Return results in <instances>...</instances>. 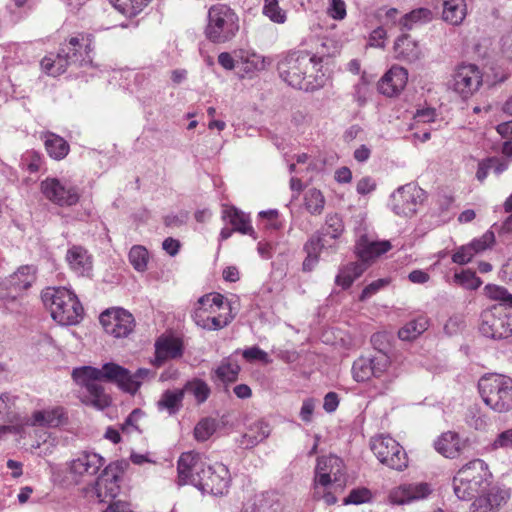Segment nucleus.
Wrapping results in <instances>:
<instances>
[{"label": "nucleus", "instance_id": "nucleus-1", "mask_svg": "<svg viewBox=\"0 0 512 512\" xmlns=\"http://www.w3.org/2000/svg\"><path fill=\"white\" fill-rule=\"evenodd\" d=\"M73 380L85 389L83 402L98 410H103L111 403L100 381L116 384L124 392L135 394L137 385L131 380V372L119 364L109 362L102 368L83 366L75 368L72 372Z\"/></svg>", "mask_w": 512, "mask_h": 512}, {"label": "nucleus", "instance_id": "nucleus-2", "mask_svg": "<svg viewBox=\"0 0 512 512\" xmlns=\"http://www.w3.org/2000/svg\"><path fill=\"white\" fill-rule=\"evenodd\" d=\"M324 57V54H310L305 51L289 53L278 63L279 76L293 88L318 90L326 81L325 74L321 71Z\"/></svg>", "mask_w": 512, "mask_h": 512}, {"label": "nucleus", "instance_id": "nucleus-3", "mask_svg": "<svg viewBox=\"0 0 512 512\" xmlns=\"http://www.w3.org/2000/svg\"><path fill=\"white\" fill-rule=\"evenodd\" d=\"M42 301L52 318L63 326L78 324L84 309L77 296L65 287H48L42 292Z\"/></svg>", "mask_w": 512, "mask_h": 512}, {"label": "nucleus", "instance_id": "nucleus-4", "mask_svg": "<svg viewBox=\"0 0 512 512\" xmlns=\"http://www.w3.org/2000/svg\"><path fill=\"white\" fill-rule=\"evenodd\" d=\"M490 476L486 463L481 459H474L465 464L453 477V491L456 497L468 501L486 492L490 485Z\"/></svg>", "mask_w": 512, "mask_h": 512}, {"label": "nucleus", "instance_id": "nucleus-5", "mask_svg": "<svg viewBox=\"0 0 512 512\" xmlns=\"http://www.w3.org/2000/svg\"><path fill=\"white\" fill-rule=\"evenodd\" d=\"M390 358L382 351L371 357H360L354 361L352 374L357 382L368 381L372 378L379 381L374 383L375 393L383 395L391 389L393 377L389 373Z\"/></svg>", "mask_w": 512, "mask_h": 512}, {"label": "nucleus", "instance_id": "nucleus-6", "mask_svg": "<svg viewBox=\"0 0 512 512\" xmlns=\"http://www.w3.org/2000/svg\"><path fill=\"white\" fill-rule=\"evenodd\" d=\"M239 28V17L229 6L216 4L209 8L204 33L210 42H230L237 35Z\"/></svg>", "mask_w": 512, "mask_h": 512}, {"label": "nucleus", "instance_id": "nucleus-7", "mask_svg": "<svg viewBox=\"0 0 512 512\" xmlns=\"http://www.w3.org/2000/svg\"><path fill=\"white\" fill-rule=\"evenodd\" d=\"M345 230L342 217L337 214H328L326 216L325 225L321 230L315 232L305 243L304 250L307 253L303 261V270L311 271L318 263L319 256L324 249H336L334 244L328 243L326 237L338 239Z\"/></svg>", "mask_w": 512, "mask_h": 512}, {"label": "nucleus", "instance_id": "nucleus-8", "mask_svg": "<svg viewBox=\"0 0 512 512\" xmlns=\"http://www.w3.org/2000/svg\"><path fill=\"white\" fill-rule=\"evenodd\" d=\"M484 403L497 413L512 409V378L499 374H488L478 382Z\"/></svg>", "mask_w": 512, "mask_h": 512}, {"label": "nucleus", "instance_id": "nucleus-9", "mask_svg": "<svg viewBox=\"0 0 512 512\" xmlns=\"http://www.w3.org/2000/svg\"><path fill=\"white\" fill-rule=\"evenodd\" d=\"M483 336L494 340L512 336V309L503 304L493 305L481 314L479 327Z\"/></svg>", "mask_w": 512, "mask_h": 512}, {"label": "nucleus", "instance_id": "nucleus-10", "mask_svg": "<svg viewBox=\"0 0 512 512\" xmlns=\"http://www.w3.org/2000/svg\"><path fill=\"white\" fill-rule=\"evenodd\" d=\"M80 50L79 39L72 37L67 44L62 45L55 56L44 57L41 60V68L46 74L56 77L66 72L71 65L83 66L85 60L82 58Z\"/></svg>", "mask_w": 512, "mask_h": 512}, {"label": "nucleus", "instance_id": "nucleus-11", "mask_svg": "<svg viewBox=\"0 0 512 512\" xmlns=\"http://www.w3.org/2000/svg\"><path fill=\"white\" fill-rule=\"evenodd\" d=\"M371 450L380 463L390 469L403 471L408 467V456L403 447L390 436H378L371 440Z\"/></svg>", "mask_w": 512, "mask_h": 512}, {"label": "nucleus", "instance_id": "nucleus-12", "mask_svg": "<svg viewBox=\"0 0 512 512\" xmlns=\"http://www.w3.org/2000/svg\"><path fill=\"white\" fill-rule=\"evenodd\" d=\"M425 199L426 193L423 189L414 183H408L392 193L391 207L395 214L411 217L416 214Z\"/></svg>", "mask_w": 512, "mask_h": 512}, {"label": "nucleus", "instance_id": "nucleus-13", "mask_svg": "<svg viewBox=\"0 0 512 512\" xmlns=\"http://www.w3.org/2000/svg\"><path fill=\"white\" fill-rule=\"evenodd\" d=\"M129 467L127 460H118L108 464L95 484V491L100 502L114 499L119 491L121 476Z\"/></svg>", "mask_w": 512, "mask_h": 512}, {"label": "nucleus", "instance_id": "nucleus-14", "mask_svg": "<svg viewBox=\"0 0 512 512\" xmlns=\"http://www.w3.org/2000/svg\"><path fill=\"white\" fill-rule=\"evenodd\" d=\"M196 488L203 493L223 495L231 481L228 468L222 463L207 464L201 478L194 479Z\"/></svg>", "mask_w": 512, "mask_h": 512}, {"label": "nucleus", "instance_id": "nucleus-15", "mask_svg": "<svg viewBox=\"0 0 512 512\" xmlns=\"http://www.w3.org/2000/svg\"><path fill=\"white\" fill-rule=\"evenodd\" d=\"M44 196L59 206H72L79 200L78 188L69 180L47 178L41 183Z\"/></svg>", "mask_w": 512, "mask_h": 512}, {"label": "nucleus", "instance_id": "nucleus-16", "mask_svg": "<svg viewBox=\"0 0 512 512\" xmlns=\"http://www.w3.org/2000/svg\"><path fill=\"white\" fill-rule=\"evenodd\" d=\"M207 464L206 457L198 452L182 453L177 461L178 485L191 484L196 487L194 479L202 477Z\"/></svg>", "mask_w": 512, "mask_h": 512}, {"label": "nucleus", "instance_id": "nucleus-17", "mask_svg": "<svg viewBox=\"0 0 512 512\" xmlns=\"http://www.w3.org/2000/svg\"><path fill=\"white\" fill-rule=\"evenodd\" d=\"M99 320L105 332L115 338L127 337L135 325L133 315L123 308L107 309Z\"/></svg>", "mask_w": 512, "mask_h": 512}, {"label": "nucleus", "instance_id": "nucleus-18", "mask_svg": "<svg viewBox=\"0 0 512 512\" xmlns=\"http://www.w3.org/2000/svg\"><path fill=\"white\" fill-rule=\"evenodd\" d=\"M36 280V268L32 265H24L18 268L16 272L11 274L1 285V298L17 299L25 290H27Z\"/></svg>", "mask_w": 512, "mask_h": 512}, {"label": "nucleus", "instance_id": "nucleus-19", "mask_svg": "<svg viewBox=\"0 0 512 512\" xmlns=\"http://www.w3.org/2000/svg\"><path fill=\"white\" fill-rule=\"evenodd\" d=\"M482 84V74L474 64L459 65L454 74L452 87L466 98L476 92Z\"/></svg>", "mask_w": 512, "mask_h": 512}, {"label": "nucleus", "instance_id": "nucleus-20", "mask_svg": "<svg viewBox=\"0 0 512 512\" xmlns=\"http://www.w3.org/2000/svg\"><path fill=\"white\" fill-rule=\"evenodd\" d=\"M433 489L429 483H404L390 490L388 499L392 504L404 505L426 499Z\"/></svg>", "mask_w": 512, "mask_h": 512}, {"label": "nucleus", "instance_id": "nucleus-21", "mask_svg": "<svg viewBox=\"0 0 512 512\" xmlns=\"http://www.w3.org/2000/svg\"><path fill=\"white\" fill-rule=\"evenodd\" d=\"M510 490L503 487L487 488L486 492L478 494L470 506V512H496L510 499Z\"/></svg>", "mask_w": 512, "mask_h": 512}, {"label": "nucleus", "instance_id": "nucleus-22", "mask_svg": "<svg viewBox=\"0 0 512 512\" xmlns=\"http://www.w3.org/2000/svg\"><path fill=\"white\" fill-rule=\"evenodd\" d=\"M155 358L152 364L162 366L166 361L181 358L184 346L181 339L173 336H160L155 342Z\"/></svg>", "mask_w": 512, "mask_h": 512}, {"label": "nucleus", "instance_id": "nucleus-23", "mask_svg": "<svg viewBox=\"0 0 512 512\" xmlns=\"http://www.w3.org/2000/svg\"><path fill=\"white\" fill-rule=\"evenodd\" d=\"M104 464L105 459L101 455L83 451L70 462L69 470L76 477L94 476Z\"/></svg>", "mask_w": 512, "mask_h": 512}, {"label": "nucleus", "instance_id": "nucleus-24", "mask_svg": "<svg viewBox=\"0 0 512 512\" xmlns=\"http://www.w3.org/2000/svg\"><path fill=\"white\" fill-rule=\"evenodd\" d=\"M391 247V243L387 240L375 241L367 235H362L356 241L355 254L359 258L358 262L365 263L368 266L375 258L388 252Z\"/></svg>", "mask_w": 512, "mask_h": 512}, {"label": "nucleus", "instance_id": "nucleus-25", "mask_svg": "<svg viewBox=\"0 0 512 512\" xmlns=\"http://www.w3.org/2000/svg\"><path fill=\"white\" fill-rule=\"evenodd\" d=\"M342 473V461L339 457L330 455L319 457L315 468L314 479L320 484L331 485L340 479Z\"/></svg>", "mask_w": 512, "mask_h": 512}, {"label": "nucleus", "instance_id": "nucleus-26", "mask_svg": "<svg viewBox=\"0 0 512 512\" xmlns=\"http://www.w3.org/2000/svg\"><path fill=\"white\" fill-rule=\"evenodd\" d=\"M408 80V72L400 66H392L384 74L378 84V89L383 95L392 97L404 89Z\"/></svg>", "mask_w": 512, "mask_h": 512}, {"label": "nucleus", "instance_id": "nucleus-27", "mask_svg": "<svg viewBox=\"0 0 512 512\" xmlns=\"http://www.w3.org/2000/svg\"><path fill=\"white\" fill-rule=\"evenodd\" d=\"M510 161L505 157L489 156L478 160L475 178L478 182L484 183L488 175L492 172L499 177L509 167Z\"/></svg>", "mask_w": 512, "mask_h": 512}, {"label": "nucleus", "instance_id": "nucleus-28", "mask_svg": "<svg viewBox=\"0 0 512 512\" xmlns=\"http://www.w3.org/2000/svg\"><path fill=\"white\" fill-rule=\"evenodd\" d=\"M66 260L70 268L79 275H87L92 270V257L82 246L74 245L69 248Z\"/></svg>", "mask_w": 512, "mask_h": 512}, {"label": "nucleus", "instance_id": "nucleus-29", "mask_svg": "<svg viewBox=\"0 0 512 512\" xmlns=\"http://www.w3.org/2000/svg\"><path fill=\"white\" fill-rule=\"evenodd\" d=\"M395 56L398 59L414 62L420 59L421 49L408 34H402L394 43Z\"/></svg>", "mask_w": 512, "mask_h": 512}, {"label": "nucleus", "instance_id": "nucleus-30", "mask_svg": "<svg viewBox=\"0 0 512 512\" xmlns=\"http://www.w3.org/2000/svg\"><path fill=\"white\" fill-rule=\"evenodd\" d=\"M185 390H165L157 401V409L160 412H167L169 416L177 414L182 406Z\"/></svg>", "mask_w": 512, "mask_h": 512}, {"label": "nucleus", "instance_id": "nucleus-31", "mask_svg": "<svg viewBox=\"0 0 512 512\" xmlns=\"http://www.w3.org/2000/svg\"><path fill=\"white\" fill-rule=\"evenodd\" d=\"M42 139L45 149L51 158L62 160L68 155L70 146L61 136L52 132H45L42 135Z\"/></svg>", "mask_w": 512, "mask_h": 512}, {"label": "nucleus", "instance_id": "nucleus-32", "mask_svg": "<svg viewBox=\"0 0 512 512\" xmlns=\"http://www.w3.org/2000/svg\"><path fill=\"white\" fill-rule=\"evenodd\" d=\"M269 434V425L263 421H258L249 428L247 433L241 436L239 445L245 449L253 448L266 439Z\"/></svg>", "mask_w": 512, "mask_h": 512}, {"label": "nucleus", "instance_id": "nucleus-33", "mask_svg": "<svg viewBox=\"0 0 512 512\" xmlns=\"http://www.w3.org/2000/svg\"><path fill=\"white\" fill-rule=\"evenodd\" d=\"M65 419L64 409L56 407L52 409L36 411L32 417V425L58 427Z\"/></svg>", "mask_w": 512, "mask_h": 512}, {"label": "nucleus", "instance_id": "nucleus-34", "mask_svg": "<svg viewBox=\"0 0 512 512\" xmlns=\"http://www.w3.org/2000/svg\"><path fill=\"white\" fill-rule=\"evenodd\" d=\"M443 19L452 24L459 25L466 16V3L464 0H444Z\"/></svg>", "mask_w": 512, "mask_h": 512}, {"label": "nucleus", "instance_id": "nucleus-35", "mask_svg": "<svg viewBox=\"0 0 512 512\" xmlns=\"http://www.w3.org/2000/svg\"><path fill=\"white\" fill-rule=\"evenodd\" d=\"M367 269L365 263L352 262L342 268L336 276L335 282L343 289L349 288Z\"/></svg>", "mask_w": 512, "mask_h": 512}, {"label": "nucleus", "instance_id": "nucleus-36", "mask_svg": "<svg viewBox=\"0 0 512 512\" xmlns=\"http://www.w3.org/2000/svg\"><path fill=\"white\" fill-rule=\"evenodd\" d=\"M432 19V12L427 8H418L402 16L398 21L400 31H409L417 25L425 24Z\"/></svg>", "mask_w": 512, "mask_h": 512}, {"label": "nucleus", "instance_id": "nucleus-37", "mask_svg": "<svg viewBox=\"0 0 512 512\" xmlns=\"http://www.w3.org/2000/svg\"><path fill=\"white\" fill-rule=\"evenodd\" d=\"M435 449L446 458H455L460 449V440L456 433H443L435 441Z\"/></svg>", "mask_w": 512, "mask_h": 512}, {"label": "nucleus", "instance_id": "nucleus-38", "mask_svg": "<svg viewBox=\"0 0 512 512\" xmlns=\"http://www.w3.org/2000/svg\"><path fill=\"white\" fill-rule=\"evenodd\" d=\"M429 321L425 316H419L416 319L409 321L398 331V336L401 340L411 341L416 339L424 331L427 330Z\"/></svg>", "mask_w": 512, "mask_h": 512}, {"label": "nucleus", "instance_id": "nucleus-39", "mask_svg": "<svg viewBox=\"0 0 512 512\" xmlns=\"http://www.w3.org/2000/svg\"><path fill=\"white\" fill-rule=\"evenodd\" d=\"M238 60L245 65L246 72L262 71L266 68L265 57L250 50H239L236 54Z\"/></svg>", "mask_w": 512, "mask_h": 512}, {"label": "nucleus", "instance_id": "nucleus-40", "mask_svg": "<svg viewBox=\"0 0 512 512\" xmlns=\"http://www.w3.org/2000/svg\"><path fill=\"white\" fill-rule=\"evenodd\" d=\"M226 218L229 223L233 226V230L238 231L242 234H251L253 232V228L250 224V221L243 212L239 211L236 208H230L226 210Z\"/></svg>", "mask_w": 512, "mask_h": 512}, {"label": "nucleus", "instance_id": "nucleus-41", "mask_svg": "<svg viewBox=\"0 0 512 512\" xmlns=\"http://www.w3.org/2000/svg\"><path fill=\"white\" fill-rule=\"evenodd\" d=\"M239 372V364L231 358L223 359L215 370L216 377L224 383L236 381Z\"/></svg>", "mask_w": 512, "mask_h": 512}, {"label": "nucleus", "instance_id": "nucleus-42", "mask_svg": "<svg viewBox=\"0 0 512 512\" xmlns=\"http://www.w3.org/2000/svg\"><path fill=\"white\" fill-rule=\"evenodd\" d=\"M181 390H185V393L192 394L198 404L204 403L211 393L208 384L199 378L187 381Z\"/></svg>", "mask_w": 512, "mask_h": 512}, {"label": "nucleus", "instance_id": "nucleus-43", "mask_svg": "<svg viewBox=\"0 0 512 512\" xmlns=\"http://www.w3.org/2000/svg\"><path fill=\"white\" fill-rule=\"evenodd\" d=\"M152 0H110L114 7L128 17L138 15Z\"/></svg>", "mask_w": 512, "mask_h": 512}, {"label": "nucleus", "instance_id": "nucleus-44", "mask_svg": "<svg viewBox=\"0 0 512 512\" xmlns=\"http://www.w3.org/2000/svg\"><path fill=\"white\" fill-rule=\"evenodd\" d=\"M224 303V296L219 293H209L200 297L194 310H201L203 314H211L220 309Z\"/></svg>", "mask_w": 512, "mask_h": 512}, {"label": "nucleus", "instance_id": "nucleus-45", "mask_svg": "<svg viewBox=\"0 0 512 512\" xmlns=\"http://www.w3.org/2000/svg\"><path fill=\"white\" fill-rule=\"evenodd\" d=\"M305 208L311 214H321L325 206V198L322 192L316 188H311L306 191L304 196Z\"/></svg>", "mask_w": 512, "mask_h": 512}, {"label": "nucleus", "instance_id": "nucleus-46", "mask_svg": "<svg viewBox=\"0 0 512 512\" xmlns=\"http://www.w3.org/2000/svg\"><path fill=\"white\" fill-rule=\"evenodd\" d=\"M129 262L138 272H144L147 269L149 253L142 245H134L128 254Z\"/></svg>", "mask_w": 512, "mask_h": 512}, {"label": "nucleus", "instance_id": "nucleus-47", "mask_svg": "<svg viewBox=\"0 0 512 512\" xmlns=\"http://www.w3.org/2000/svg\"><path fill=\"white\" fill-rule=\"evenodd\" d=\"M262 12L277 24H284L287 20L286 11L279 6L278 0H264Z\"/></svg>", "mask_w": 512, "mask_h": 512}, {"label": "nucleus", "instance_id": "nucleus-48", "mask_svg": "<svg viewBox=\"0 0 512 512\" xmlns=\"http://www.w3.org/2000/svg\"><path fill=\"white\" fill-rule=\"evenodd\" d=\"M486 295L492 299L500 301L499 304L506 305L512 309V294H510L504 287L488 284L485 287Z\"/></svg>", "mask_w": 512, "mask_h": 512}, {"label": "nucleus", "instance_id": "nucleus-49", "mask_svg": "<svg viewBox=\"0 0 512 512\" xmlns=\"http://www.w3.org/2000/svg\"><path fill=\"white\" fill-rule=\"evenodd\" d=\"M216 431V422L211 418H204L194 428V436L197 441H206Z\"/></svg>", "mask_w": 512, "mask_h": 512}, {"label": "nucleus", "instance_id": "nucleus-50", "mask_svg": "<svg viewBox=\"0 0 512 512\" xmlns=\"http://www.w3.org/2000/svg\"><path fill=\"white\" fill-rule=\"evenodd\" d=\"M454 281L462 287L470 290H476L482 284L480 278H478L475 272L471 270L455 273Z\"/></svg>", "mask_w": 512, "mask_h": 512}, {"label": "nucleus", "instance_id": "nucleus-51", "mask_svg": "<svg viewBox=\"0 0 512 512\" xmlns=\"http://www.w3.org/2000/svg\"><path fill=\"white\" fill-rule=\"evenodd\" d=\"M372 499V493L367 488H356L350 491L349 495L344 498V505H360L370 502Z\"/></svg>", "mask_w": 512, "mask_h": 512}, {"label": "nucleus", "instance_id": "nucleus-52", "mask_svg": "<svg viewBox=\"0 0 512 512\" xmlns=\"http://www.w3.org/2000/svg\"><path fill=\"white\" fill-rule=\"evenodd\" d=\"M497 131L502 137L507 138L502 145V153L506 157H512V121L497 126Z\"/></svg>", "mask_w": 512, "mask_h": 512}, {"label": "nucleus", "instance_id": "nucleus-53", "mask_svg": "<svg viewBox=\"0 0 512 512\" xmlns=\"http://www.w3.org/2000/svg\"><path fill=\"white\" fill-rule=\"evenodd\" d=\"M327 14L334 20H343L347 14L344 0H329Z\"/></svg>", "mask_w": 512, "mask_h": 512}, {"label": "nucleus", "instance_id": "nucleus-54", "mask_svg": "<svg viewBox=\"0 0 512 512\" xmlns=\"http://www.w3.org/2000/svg\"><path fill=\"white\" fill-rule=\"evenodd\" d=\"M494 242V233L492 231H487L480 238L474 239L469 245L473 247V251L476 254L491 247Z\"/></svg>", "mask_w": 512, "mask_h": 512}, {"label": "nucleus", "instance_id": "nucleus-55", "mask_svg": "<svg viewBox=\"0 0 512 512\" xmlns=\"http://www.w3.org/2000/svg\"><path fill=\"white\" fill-rule=\"evenodd\" d=\"M493 449H511L512 450V428L502 431L492 442Z\"/></svg>", "mask_w": 512, "mask_h": 512}, {"label": "nucleus", "instance_id": "nucleus-56", "mask_svg": "<svg viewBox=\"0 0 512 512\" xmlns=\"http://www.w3.org/2000/svg\"><path fill=\"white\" fill-rule=\"evenodd\" d=\"M242 355L249 362L262 361L264 363H269L270 361L268 354L257 346L245 349Z\"/></svg>", "mask_w": 512, "mask_h": 512}, {"label": "nucleus", "instance_id": "nucleus-57", "mask_svg": "<svg viewBox=\"0 0 512 512\" xmlns=\"http://www.w3.org/2000/svg\"><path fill=\"white\" fill-rule=\"evenodd\" d=\"M475 253L470 245L461 246L452 256V261L456 264L464 265L471 261Z\"/></svg>", "mask_w": 512, "mask_h": 512}, {"label": "nucleus", "instance_id": "nucleus-58", "mask_svg": "<svg viewBox=\"0 0 512 512\" xmlns=\"http://www.w3.org/2000/svg\"><path fill=\"white\" fill-rule=\"evenodd\" d=\"M389 284L387 279H378L367 285L363 290L359 297L361 301H365L374 294H376L380 289L384 288Z\"/></svg>", "mask_w": 512, "mask_h": 512}, {"label": "nucleus", "instance_id": "nucleus-59", "mask_svg": "<svg viewBox=\"0 0 512 512\" xmlns=\"http://www.w3.org/2000/svg\"><path fill=\"white\" fill-rule=\"evenodd\" d=\"M143 416L140 409H134L121 424V430L125 433H130L132 430L137 429L136 423Z\"/></svg>", "mask_w": 512, "mask_h": 512}, {"label": "nucleus", "instance_id": "nucleus-60", "mask_svg": "<svg viewBox=\"0 0 512 512\" xmlns=\"http://www.w3.org/2000/svg\"><path fill=\"white\" fill-rule=\"evenodd\" d=\"M500 52L505 60L512 63V31L501 37Z\"/></svg>", "mask_w": 512, "mask_h": 512}, {"label": "nucleus", "instance_id": "nucleus-61", "mask_svg": "<svg viewBox=\"0 0 512 512\" xmlns=\"http://www.w3.org/2000/svg\"><path fill=\"white\" fill-rule=\"evenodd\" d=\"M387 31L384 27L379 26L374 29L369 37V44L372 47H384L385 39H386Z\"/></svg>", "mask_w": 512, "mask_h": 512}, {"label": "nucleus", "instance_id": "nucleus-62", "mask_svg": "<svg viewBox=\"0 0 512 512\" xmlns=\"http://www.w3.org/2000/svg\"><path fill=\"white\" fill-rule=\"evenodd\" d=\"M376 189V182L369 176L361 178L356 184L358 194L366 195Z\"/></svg>", "mask_w": 512, "mask_h": 512}, {"label": "nucleus", "instance_id": "nucleus-63", "mask_svg": "<svg viewBox=\"0 0 512 512\" xmlns=\"http://www.w3.org/2000/svg\"><path fill=\"white\" fill-rule=\"evenodd\" d=\"M154 376V373L147 368H139L135 373H131V380L137 385V391L139 390L142 382Z\"/></svg>", "mask_w": 512, "mask_h": 512}, {"label": "nucleus", "instance_id": "nucleus-64", "mask_svg": "<svg viewBox=\"0 0 512 512\" xmlns=\"http://www.w3.org/2000/svg\"><path fill=\"white\" fill-rule=\"evenodd\" d=\"M504 210L510 215L502 223L501 230L508 233L512 231V194L504 202Z\"/></svg>", "mask_w": 512, "mask_h": 512}]
</instances>
